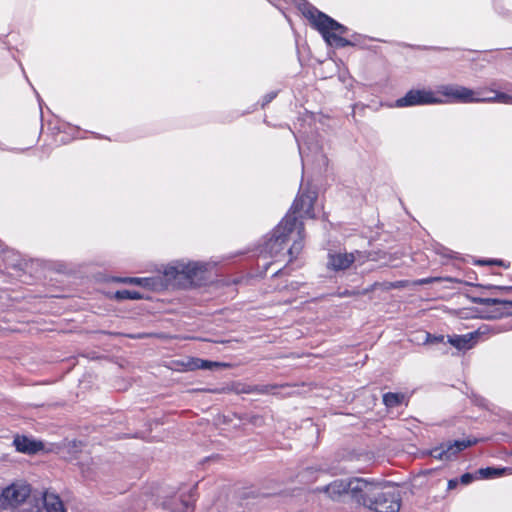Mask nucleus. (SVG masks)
<instances>
[{"label": "nucleus", "mask_w": 512, "mask_h": 512, "mask_svg": "<svg viewBox=\"0 0 512 512\" xmlns=\"http://www.w3.org/2000/svg\"><path fill=\"white\" fill-rule=\"evenodd\" d=\"M317 199V193L310 189H303L293 204V213L288 214L281 223L276 227L273 237L269 242L272 253L278 254L288 242L292 241V245L288 249L291 260L296 258L303 248V231L302 222L297 219L299 217H314L313 207Z\"/></svg>", "instance_id": "1"}, {"label": "nucleus", "mask_w": 512, "mask_h": 512, "mask_svg": "<svg viewBox=\"0 0 512 512\" xmlns=\"http://www.w3.org/2000/svg\"><path fill=\"white\" fill-rule=\"evenodd\" d=\"M362 495L359 504L374 512H399L402 505L400 491L391 485L366 479L361 484Z\"/></svg>", "instance_id": "2"}, {"label": "nucleus", "mask_w": 512, "mask_h": 512, "mask_svg": "<svg viewBox=\"0 0 512 512\" xmlns=\"http://www.w3.org/2000/svg\"><path fill=\"white\" fill-rule=\"evenodd\" d=\"M436 94L442 98V101L439 104L491 102L508 103L511 99L509 95L504 93L486 89L472 90L457 84L441 85L438 87Z\"/></svg>", "instance_id": "3"}, {"label": "nucleus", "mask_w": 512, "mask_h": 512, "mask_svg": "<svg viewBox=\"0 0 512 512\" xmlns=\"http://www.w3.org/2000/svg\"><path fill=\"white\" fill-rule=\"evenodd\" d=\"M207 269L205 263L178 260L167 265L163 274L168 283L186 288L203 281Z\"/></svg>", "instance_id": "4"}, {"label": "nucleus", "mask_w": 512, "mask_h": 512, "mask_svg": "<svg viewBox=\"0 0 512 512\" xmlns=\"http://www.w3.org/2000/svg\"><path fill=\"white\" fill-rule=\"evenodd\" d=\"M306 16L329 45L345 47L351 44L350 41L341 36L346 33L347 28L328 15L312 8L307 11Z\"/></svg>", "instance_id": "5"}, {"label": "nucleus", "mask_w": 512, "mask_h": 512, "mask_svg": "<svg viewBox=\"0 0 512 512\" xmlns=\"http://www.w3.org/2000/svg\"><path fill=\"white\" fill-rule=\"evenodd\" d=\"M366 479L354 477L349 479H338L321 489L331 499H337L343 494H349L356 503L359 504L362 488L361 484H365Z\"/></svg>", "instance_id": "6"}, {"label": "nucleus", "mask_w": 512, "mask_h": 512, "mask_svg": "<svg viewBox=\"0 0 512 512\" xmlns=\"http://www.w3.org/2000/svg\"><path fill=\"white\" fill-rule=\"evenodd\" d=\"M31 493L30 486L15 482L0 490V509H15L26 501Z\"/></svg>", "instance_id": "7"}, {"label": "nucleus", "mask_w": 512, "mask_h": 512, "mask_svg": "<svg viewBox=\"0 0 512 512\" xmlns=\"http://www.w3.org/2000/svg\"><path fill=\"white\" fill-rule=\"evenodd\" d=\"M442 98L435 92L426 89H412L395 102L396 107L439 104Z\"/></svg>", "instance_id": "8"}, {"label": "nucleus", "mask_w": 512, "mask_h": 512, "mask_svg": "<svg viewBox=\"0 0 512 512\" xmlns=\"http://www.w3.org/2000/svg\"><path fill=\"white\" fill-rule=\"evenodd\" d=\"M367 257L361 251H355L351 253H329L327 260V267L333 271H343L352 266L353 263L358 262L363 264Z\"/></svg>", "instance_id": "9"}, {"label": "nucleus", "mask_w": 512, "mask_h": 512, "mask_svg": "<svg viewBox=\"0 0 512 512\" xmlns=\"http://www.w3.org/2000/svg\"><path fill=\"white\" fill-rule=\"evenodd\" d=\"M472 445L469 440H458L446 443L431 450V456L439 460H449L452 456Z\"/></svg>", "instance_id": "10"}, {"label": "nucleus", "mask_w": 512, "mask_h": 512, "mask_svg": "<svg viewBox=\"0 0 512 512\" xmlns=\"http://www.w3.org/2000/svg\"><path fill=\"white\" fill-rule=\"evenodd\" d=\"M481 334H484V331H482L480 328L475 332H471L465 335L449 337L448 342L458 350H467L471 349L475 345L476 339Z\"/></svg>", "instance_id": "11"}, {"label": "nucleus", "mask_w": 512, "mask_h": 512, "mask_svg": "<svg viewBox=\"0 0 512 512\" xmlns=\"http://www.w3.org/2000/svg\"><path fill=\"white\" fill-rule=\"evenodd\" d=\"M16 450L25 454H35L43 449L42 442L35 441L26 436L17 435L13 440Z\"/></svg>", "instance_id": "12"}, {"label": "nucleus", "mask_w": 512, "mask_h": 512, "mask_svg": "<svg viewBox=\"0 0 512 512\" xmlns=\"http://www.w3.org/2000/svg\"><path fill=\"white\" fill-rule=\"evenodd\" d=\"M180 365L185 371H193L197 369L213 370L215 368L227 366L224 363L202 360L199 358H188L187 360L182 361Z\"/></svg>", "instance_id": "13"}, {"label": "nucleus", "mask_w": 512, "mask_h": 512, "mask_svg": "<svg viewBox=\"0 0 512 512\" xmlns=\"http://www.w3.org/2000/svg\"><path fill=\"white\" fill-rule=\"evenodd\" d=\"M42 502L43 506L39 512H65L62 501L54 493L45 492Z\"/></svg>", "instance_id": "14"}, {"label": "nucleus", "mask_w": 512, "mask_h": 512, "mask_svg": "<svg viewBox=\"0 0 512 512\" xmlns=\"http://www.w3.org/2000/svg\"><path fill=\"white\" fill-rule=\"evenodd\" d=\"M404 399L402 394L398 393H386L383 396V402L387 407L398 406Z\"/></svg>", "instance_id": "15"}, {"label": "nucleus", "mask_w": 512, "mask_h": 512, "mask_svg": "<svg viewBox=\"0 0 512 512\" xmlns=\"http://www.w3.org/2000/svg\"><path fill=\"white\" fill-rule=\"evenodd\" d=\"M114 297L118 300H125V299H141L142 296L140 293L136 291H130V290H120L115 292Z\"/></svg>", "instance_id": "16"}, {"label": "nucleus", "mask_w": 512, "mask_h": 512, "mask_svg": "<svg viewBox=\"0 0 512 512\" xmlns=\"http://www.w3.org/2000/svg\"><path fill=\"white\" fill-rule=\"evenodd\" d=\"M119 281H121L123 283L143 286V287H148V286H150V283H151L150 278H136V277L123 278V279H119Z\"/></svg>", "instance_id": "17"}, {"label": "nucleus", "mask_w": 512, "mask_h": 512, "mask_svg": "<svg viewBox=\"0 0 512 512\" xmlns=\"http://www.w3.org/2000/svg\"><path fill=\"white\" fill-rule=\"evenodd\" d=\"M169 508L172 512H192L193 504L188 500H181V506L172 504Z\"/></svg>", "instance_id": "18"}, {"label": "nucleus", "mask_w": 512, "mask_h": 512, "mask_svg": "<svg viewBox=\"0 0 512 512\" xmlns=\"http://www.w3.org/2000/svg\"><path fill=\"white\" fill-rule=\"evenodd\" d=\"M505 469H496V468H484L480 469L479 473L485 478H491L496 476H501L504 473Z\"/></svg>", "instance_id": "19"}, {"label": "nucleus", "mask_w": 512, "mask_h": 512, "mask_svg": "<svg viewBox=\"0 0 512 512\" xmlns=\"http://www.w3.org/2000/svg\"><path fill=\"white\" fill-rule=\"evenodd\" d=\"M423 338H424V343L434 344V343H439V342L444 341V336H431L428 333H425L423 335Z\"/></svg>", "instance_id": "20"}, {"label": "nucleus", "mask_w": 512, "mask_h": 512, "mask_svg": "<svg viewBox=\"0 0 512 512\" xmlns=\"http://www.w3.org/2000/svg\"><path fill=\"white\" fill-rule=\"evenodd\" d=\"M81 471H82V474L86 477V478H92L93 476V473H92V470L90 469V467H85V465H82L81 467Z\"/></svg>", "instance_id": "21"}, {"label": "nucleus", "mask_w": 512, "mask_h": 512, "mask_svg": "<svg viewBox=\"0 0 512 512\" xmlns=\"http://www.w3.org/2000/svg\"><path fill=\"white\" fill-rule=\"evenodd\" d=\"M434 280H436V278H424V279H420V280L416 281L415 284H417V285L429 284V283L433 282Z\"/></svg>", "instance_id": "22"}, {"label": "nucleus", "mask_w": 512, "mask_h": 512, "mask_svg": "<svg viewBox=\"0 0 512 512\" xmlns=\"http://www.w3.org/2000/svg\"><path fill=\"white\" fill-rule=\"evenodd\" d=\"M356 294L358 295V294H360V292H354V291H348V290H346V291L342 292V293L340 294V296H341V297H346V296H352V295H356Z\"/></svg>", "instance_id": "23"}, {"label": "nucleus", "mask_w": 512, "mask_h": 512, "mask_svg": "<svg viewBox=\"0 0 512 512\" xmlns=\"http://www.w3.org/2000/svg\"><path fill=\"white\" fill-rule=\"evenodd\" d=\"M472 479V476L470 474H464L461 478L462 482L465 484H468Z\"/></svg>", "instance_id": "24"}, {"label": "nucleus", "mask_w": 512, "mask_h": 512, "mask_svg": "<svg viewBox=\"0 0 512 512\" xmlns=\"http://www.w3.org/2000/svg\"><path fill=\"white\" fill-rule=\"evenodd\" d=\"M377 285H378L377 283H374V284H373V285H371L369 288H367V289L363 290V291L361 292V294H367V293H369V292L373 291V290L377 287Z\"/></svg>", "instance_id": "25"}, {"label": "nucleus", "mask_w": 512, "mask_h": 512, "mask_svg": "<svg viewBox=\"0 0 512 512\" xmlns=\"http://www.w3.org/2000/svg\"><path fill=\"white\" fill-rule=\"evenodd\" d=\"M68 444H69V446H71L74 449H78L81 446V442H78V441H75V440L69 442Z\"/></svg>", "instance_id": "26"}, {"label": "nucleus", "mask_w": 512, "mask_h": 512, "mask_svg": "<svg viewBox=\"0 0 512 512\" xmlns=\"http://www.w3.org/2000/svg\"><path fill=\"white\" fill-rule=\"evenodd\" d=\"M274 96H275L274 94L267 95L265 97V103L264 104L269 103L274 98Z\"/></svg>", "instance_id": "27"}, {"label": "nucleus", "mask_w": 512, "mask_h": 512, "mask_svg": "<svg viewBox=\"0 0 512 512\" xmlns=\"http://www.w3.org/2000/svg\"><path fill=\"white\" fill-rule=\"evenodd\" d=\"M486 302L496 304V303H501L502 301L497 300V299H487Z\"/></svg>", "instance_id": "28"}, {"label": "nucleus", "mask_w": 512, "mask_h": 512, "mask_svg": "<svg viewBox=\"0 0 512 512\" xmlns=\"http://www.w3.org/2000/svg\"><path fill=\"white\" fill-rule=\"evenodd\" d=\"M448 485H449V488H453L456 485V482L454 480H450Z\"/></svg>", "instance_id": "29"}, {"label": "nucleus", "mask_w": 512, "mask_h": 512, "mask_svg": "<svg viewBox=\"0 0 512 512\" xmlns=\"http://www.w3.org/2000/svg\"><path fill=\"white\" fill-rule=\"evenodd\" d=\"M500 289H503V290H512V287H500Z\"/></svg>", "instance_id": "30"}, {"label": "nucleus", "mask_w": 512, "mask_h": 512, "mask_svg": "<svg viewBox=\"0 0 512 512\" xmlns=\"http://www.w3.org/2000/svg\"><path fill=\"white\" fill-rule=\"evenodd\" d=\"M486 263H487V264H498V262H497V261H488V262H486Z\"/></svg>", "instance_id": "31"}]
</instances>
